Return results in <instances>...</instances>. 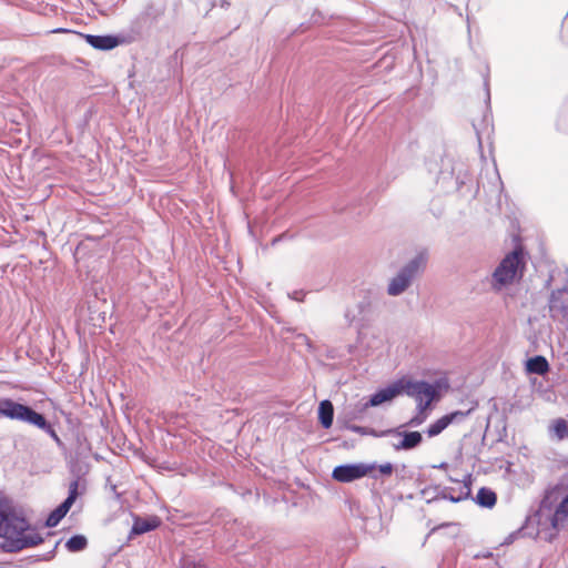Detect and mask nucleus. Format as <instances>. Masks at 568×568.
Listing matches in <instances>:
<instances>
[{
  "label": "nucleus",
  "mask_w": 568,
  "mask_h": 568,
  "mask_svg": "<svg viewBox=\"0 0 568 568\" xmlns=\"http://www.w3.org/2000/svg\"><path fill=\"white\" fill-rule=\"evenodd\" d=\"M0 537L9 551H19L42 542V537L30 528L22 511L7 498L0 497Z\"/></svg>",
  "instance_id": "f257e3e1"
},
{
  "label": "nucleus",
  "mask_w": 568,
  "mask_h": 568,
  "mask_svg": "<svg viewBox=\"0 0 568 568\" xmlns=\"http://www.w3.org/2000/svg\"><path fill=\"white\" fill-rule=\"evenodd\" d=\"M403 393L413 397L417 407H429L437 396V388L424 381L403 378L373 394L367 402L359 405L358 412L389 402Z\"/></svg>",
  "instance_id": "f03ea898"
},
{
  "label": "nucleus",
  "mask_w": 568,
  "mask_h": 568,
  "mask_svg": "<svg viewBox=\"0 0 568 568\" xmlns=\"http://www.w3.org/2000/svg\"><path fill=\"white\" fill-rule=\"evenodd\" d=\"M525 267L524 253L521 250H514L507 254L493 273V287H501L514 283L521 277Z\"/></svg>",
  "instance_id": "7ed1b4c3"
},
{
  "label": "nucleus",
  "mask_w": 568,
  "mask_h": 568,
  "mask_svg": "<svg viewBox=\"0 0 568 568\" xmlns=\"http://www.w3.org/2000/svg\"><path fill=\"white\" fill-rule=\"evenodd\" d=\"M427 257L420 253L414 258L408 261L394 277L390 278L387 285V294L389 296H398L407 291L413 281L422 273L426 266Z\"/></svg>",
  "instance_id": "20e7f679"
},
{
  "label": "nucleus",
  "mask_w": 568,
  "mask_h": 568,
  "mask_svg": "<svg viewBox=\"0 0 568 568\" xmlns=\"http://www.w3.org/2000/svg\"><path fill=\"white\" fill-rule=\"evenodd\" d=\"M0 417L21 420L33 426L43 425V415L10 398H0Z\"/></svg>",
  "instance_id": "39448f33"
},
{
  "label": "nucleus",
  "mask_w": 568,
  "mask_h": 568,
  "mask_svg": "<svg viewBox=\"0 0 568 568\" xmlns=\"http://www.w3.org/2000/svg\"><path fill=\"white\" fill-rule=\"evenodd\" d=\"M375 468V464H344L333 469L332 477L339 483H351L367 475L376 479L377 475L373 474Z\"/></svg>",
  "instance_id": "423d86ee"
},
{
  "label": "nucleus",
  "mask_w": 568,
  "mask_h": 568,
  "mask_svg": "<svg viewBox=\"0 0 568 568\" xmlns=\"http://www.w3.org/2000/svg\"><path fill=\"white\" fill-rule=\"evenodd\" d=\"M549 313L555 322L568 327V288L557 290L551 293Z\"/></svg>",
  "instance_id": "0eeeda50"
},
{
  "label": "nucleus",
  "mask_w": 568,
  "mask_h": 568,
  "mask_svg": "<svg viewBox=\"0 0 568 568\" xmlns=\"http://www.w3.org/2000/svg\"><path fill=\"white\" fill-rule=\"evenodd\" d=\"M79 495V480H72L69 485V495L65 500L60 504L47 518L45 526L47 527H55L60 520L68 514L72 505Z\"/></svg>",
  "instance_id": "6e6552de"
},
{
  "label": "nucleus",
  "mask_w": 568,
  "mask_h": 568,
  "mask_svg": "<svg viewBox=\"0 0 568 568\" xmlns=\"http://www.w3.org/2000/svg\"><path fill=\"white\" fill-rule=\"evenodd\" d=\"M559 486L567 491V495L558 504L554 515L551 516L550 524L555 534L550 536V539L568 523V471L561 476Z\"/></svg>",
  "instance_id": "1a4fd4ad"
},
{
  "label": "nucleus",
  "mask_w": 568,
  "mask_h": 568,
  "mask_svg": "<svg viewBox=\"0 0 568 568\" xmlns=\"http://www.w3.org/2000/svg\"><path fill=\"white\" fill-rule=\"evenodd\" d=\"M363 293L364 296L357 304L358 312L355 313L352 310H347L345 313V318L347 320L348 324H353L359 315L365 316L368 314L372 310L373 303L379 298V292L375 287H369L363 291Z\"/></svg>",
  "instance_id": "9d476101"
},
{
  "label": "nucleus",
  "mask_w": 568,
  "mask_h": 568,
  "mask_svg": "<svg viewBox=\"0 0 568 568\" xmlns=\"http://www.w3.org/2000/svg\"><path fill=\"white\" fill-rule=\"evenodd\" d=\"M470 410H455L449 414H446L438 418L436 422L430 424L426 430L428 437H435L444 432L450 424L463 422L468 415Z\"/></svg>",
  "instance_id": "9b49d317"
},
{
  "label": "nucleus",
  "mask_w": 568,
  "mask_h": 568,
  "mask_svg": "<svg viewBox=\"0 0 568 568\" xmlns=\"http://www.w3.org/2000/svg\"><path fill=\"white\" fill-rule=\"evenodd\" d=\"M394 435L400 436L402 438L393 444L395 450H410L418 447L423 442V436L419 432H399L394 429Z\"/></svg>",
  "instance_id": "f8f14e48"
},
{
  "label": "nucleus",
  "mask_w": 568,
  "mask_h": 568,
  "mask_svg": "<svg viewBox=\"0 0 568 568\" xmlns=\"http://www.w3.org/2000/svg\"><path fill=\"white\" fill-rule=\"evenodd\" d=\"M83 37L87 43L98 50H112L120 43L119 39L114 36L84 34Z\"/></svg>",
  "instance_id": "ddd939ff"
},
{
  "label": "nucleus",
  "mask_w": 568,
  "mask_h": 568,
  "mask_svg": "<svg viewBox=\"0 0 568 568\" xmlns=\"http://www.w3.org/2000/svg\"><path fill=\"white\" fill-rule=\"evenodd\" d=\"M334 407L328 399H324L318 406V419L324 428H329L333 424Z\"/></svg>",
  "instance_id": "4468645a"
},
{
  "label": "nucleus",
  "mask_w": 568,
  "mask_h": 568,
  "mask_svg": "<svg viewBox=\"0 0 568 568\" xmlns=\"http://www.w3.org/2000/svg\"><path fill=\"white\" fill-rule=\"evenodd\" d=\"M160 525V520L156 517L153 518H136L132 526L131 532L134 535L145 534L155 529Z\"/></svg>",
  "instance_id": "2eb2a0df"
},
{
  "label": "nucleus",
  "mask_w": 568,
  "mask_h": 568,
  "mask_svg": "<svg viewBox=\"0 0 568 568\" xmlns=\"http://www.w3.org/2000/svg\"><path fill=\"white\" fill-rule=\"evenodd\" d=\"M527 371L532 374L544 375L549 369V364L544 356L537 355L527 361Z\"/></svg>",
  "instance_id": "dca6fc26"
},
{
  "label": "nucleus",
  "mask_w": 568,
  "mask_h": 568,
  "mask_svg": "<svg viewBox=\"0 0 568 568\" xmlns=\"http://www.w3.org/2000/svg\"><path fill=\"white\" fill-rule=\"evenodd\" d=\"M476 501L483 507H493L496 504V494L488 488H480L476 496Z\"/></svg>",
  "instance_id": "f3484780"
},
{
  "label": "nucleus",
  "mask_w": 568,
  "mask_h": 568,
  "mask_svg": "<svg viewBox=\"0 0 568 568\" xmlns=\"http://www.w3.org/2000/svg\"><path fill=\"white\" fill-rule=\"evenodd\" d=\"M88 545V540L82 535H74L65 542V548L71 552L83 550Z\"/></svg>",
  "instance_id": "a211bd4d"
},
{
  "label": "nucleus",
  "mask_w": 568,
  "mask_h": 568,
  "mask_svg": "<svg viewBox=\"0 0 568 568\" xmlns=\"http://www.w3.org/2000/svg\"><path fill=\"white\" fill-rule=\"evenodd\" d=\"M428 408L429 407H424V406L416 407L415 415L407 422L406 425L409 427H418L422 424H424L426 422V419L428 418V412H427Z\"/></svg>",
  "instance_id": "6ab92c4d"
},
{
  "label": "nucleus",
  "mask_w": 568,
  "mask_h": 568,
  "mask_svg": "<svg viewBox=\"0 0 568 568\" xmlns=\"http://www.w3.org/2000/svg\"><path fill=\"white\" fill-rule=\"evenodd\" d=\"M551 432L557 439H564L568 437V424L565 419H556L551 426Z\"/></svg>",
  "instance_id": "aec40b11"
},
{
  "label": "nucleus",
  "mask_w": 568,
  "mask_h": 568,
  "mask_svg": "<svg viewBox=\"0 0 568 568\" xmlns=\"http://www.w3.org/2000/svg\"><path fill=\"white\" fill-rule=\"evenodd\" d=\"M348 429L354 433L361 434V435H373L375 437L387 436V435H390V433L395 432V430H383V432L377 433L374 429L357 426V425H349Z\"/></svg>",
  "instance_id": "412c9836"
},
{
  "label": "nucleus",
  "mask_w": 568,
  "mask_h": 568,
  "mask_svg": "<svg viewBox=\"0 0 568 568\" xmlns=\"http://www.w3.org/2000/svg\"><path fill=\"white\" fill-rule=\"evenodd\" d=\"M38 428L44 430L48 433L55 442L60 443V438L55 430L52 428V426L47 422V419L43 417V425L37 426Z\"/></svg>",
  "instance_id": "4be33fe9"
},
{
  "label": "nucleus",
  "mask_w": 568,
  "mask_h": 568,
  "mask_svg": "<svg viewBox=\"0 0 568 568\" xmlns=\"http://www.w3.org/2000/svg\"><path fill=\"white\" fill-rule=\"evenodd\" d=\"M393 465L390 463H385L378 467V471L381 475L389 476L393 473Z\"/></svg>",
  "instance_id": "5701e85b"
},
{
  "label": "nucleus",
  "mask_w": 568,
  "mask_h": 568,
  "mask_svg": "<svg viewBox=\"0 0 568 568\" xmlns=\"http://www.w3.org/2000/svg\"><path fill=\"white\" fill-rule=\"evenodd\" d=\"M212 6L227 8L230 6V2L227 0H212Z\"/></svg>",
  "instance_id": "b1692460"
},
{
  "label": "nucleus",
  "mask_w": 568,
  "mask_h": 568,
  "mask_svg": "<svg viewBox=\"0 0 568 568\" xmlns=\"http://www.w3.org/2000/svg\"><path fill=\"white\" fill-rule=\"evenodd\" d=\"M184 568H205V567L200 564H186V566Z\"/></svg>",
  "instance_id": "393cba45"
}]
</instances>
